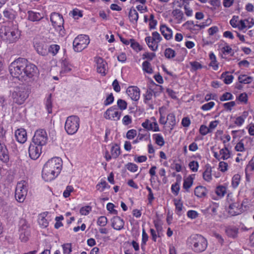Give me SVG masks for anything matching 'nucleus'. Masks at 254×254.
<instances>
[{
  "mask_svg": "<svg viewBox=\"0 0 254 254\" xmlns=\"http://www.w3.org/2000/svg\"><path fill=\"white\" fill-rule=\"evenodd\" d=\"M30 91L26 85H20L15 87L12 93V97L14 102L21 105L29 96Z\"/></svg>",
  "mask_w": 254,
  "mask_h": 254,
  "instance_id": "obj_5",
  "label": "nucleus"
},
{
  "mask_svg": "<svg viewBox=\"0 0 254 254\" xmlns=\"http://www.w3.org/2000/svg\"><path fill=\"white\" fill-rule=\"evenodd\" d=\"M241 205L239 203L235 202L230 204L228 212L232 216L237 215L241 212Z\"/></svg>",
  "mask_w": 254,
  "mask_h": 254,
  "instance_id": "obj_23",
  "label": "nucleus"
},
{
  "mask_svg": "<svg viewBox=\"0 0 254 254\" xmlns=\"http://www.w3.org/2000/svg\"><path fill=\"white\" fill-rule=\"evenodd\" d=\"M114 97L112 93L109 94L108 97L106 98V100L104 101V104L105 106H108L111 103H112L114 101Z\"/></svg>",
  "mask_w": 254,
  "mask_h": 254,
  "instance_id": "obj_57",
  "label": "nucleus"
},
{
  "mask_svg": "<svg viewBox=\"0 0 254 254\" xmlns=\"http://www.w3.org/2000/svg\"><path fill=\"white\" fill-rule=\"evenodd\" d=\"M3 14L5 17L8 19H13L14 18V14L12 10L10 9H5L3 11Z\"/></svg>",
  "mask_w": 254,
  "mask_h": 254,
  "instance_id": "obj_42",
  "label": "nucleus"
},
{
  "mask_svg": "<svg viewBox=\"0 0 254 254\" xmlns=\"http://www.w3.org/2000/svg\"><path fill=\"white\" fill-rule=\"evenodd\" d=\"M79 124L80 119L77 116L72 115L68 117L64 125L66 132L70 135L75 133L79 128Z\"/></svg>",
  "mask_w": 254,
  "mask_h": 254,
  "instance_id": "obj_7",
  "label": "nucleus"
},
{
  "mask_svg": "<svg viewBox=\"0 0 254 254\" xmlns=\"http://www.w3.org/2000/svg\"><path fill=\"white\" fill-rule=\"evenodd\" d=\"M187 216L191 219H195L198 216V213L194 210H189L187 212Z\"/></svg>",
  "mask_w": 254,
  "mask_h": 254,
  "instance_id": "obj_63",
  "label": "nucleus"
},
{
  "mask_svg": "<svg viewBox=\"0 0 254 254\" xmlns=\"http://www.w3.org/2000/svg\"><path fill=\"white\" fill-rule=\"evenodd\" d=\"M159 33L157 32H154L152 33V36H148L145 38V41L148 47L152 51H155L158 47Z\"/></svg>",
  "mask_w": 254,
  "mask_h": 254,
  "instance_id": "obj_14",
  "label": "nucleus"
},
{
  "mask_svg": "<svg viewBox=\"0 0 254 254\" xmlns=\"http://www.w3.org/2000/svg\"><path fill=\"white\" fill-rule=\"evenodd\" d=\"M254 170V162L252 161L249 162V164L247 165L245 169V173L246 175V178L248 180V173L251 172Z\"/></svg>",
  "mask_w": 254,
  "mask_h": 254,
  "instance_id": "obj_41",
  "label": "nucleus"
},
{
  "mask_svg": "<svg viewBox=\"0 0 254 254\" xmlns=\"http://www.w3.org/2000/svg\"><path fill=\"white\" fill-rule=\"evenodd\" d=\"M73 191V188L71 186H67L64 191L63 196L65 198L69 196L70 193Z\"/></svg>",
  "mask_w": 254,
  "mask_h": 254,
  "instance_id": "obj_53",
  "label": "nucleus"
},
{
  "mask_svg": "<svg viewBox=\"0 0 254 254\" xmlns=\"http://www.w3.org/2000/svg\"><path fill=\"white\" fill-rule=\"evenodd\" d=\"M64 254H69L72 251L71 244L66 243L63 245Z\"/></svg>",
  "mask_w": 254,
  "mask_h": 254,
  "instance_id": "obj_50",
  "label": "nucleus"
},
{
  "mask_svg": "<svg viewBox=\"0 0 254 254\" xmlns=\"http://www.w3.org/2000/svg\"><path fill=\"white\" fill-rule=\"evenodd\" d=\"M0 160L3 162L9 160V153L5 144L0 141Z\"/></svg>",
  "mask_w": 254,
  "mask_h": 254,
  "instance_id": "obj_21",
  "label": "nucleus"
},
{
  "mask_svg": "<svg viewBox=\"0 0 254 254\" xmlns=\"http://www.w3.org/2000/svg\"><path fill=\"white\" fill-rule=\"evenodd\" d=\"M193 178L192 176H190L184 180L183 188L187 190L190 189L192 185Z\"/></svg>",
  "mask_w": 254,
  "mask_h": 254,
  "instance_id": "obj_36",
  "label": "nucleus"
},
{
  "mask_svg": "<svg viewBox=\"0 0 254 254\" xmlns=\"http://www.w3.org/2000/svg\"><path fill=\"white\" fill-rule=\"evenodd\" d=\"M136 135V131L135 129L129 130L127 133V137L129 139L133 138Z\"/></svg>",
  "mask_w": 254,
  "mask_h": 254,
  "instance_id": "obj_61",
  "label": "nucleus"
},
{
  "mask_svg": "<svg viewBox=\"0 0 254 254\" xmlns=\"http://www.w3.org/2000/svg\"><path fill=\"white\" fill-rule=\"evenodd\" d=\"M38 222L40 225H41L43 228H46L48 226V220L44 217V215L41 214L39 217Z\"/></svg>",
  "mask_w": 254,
  "mask_h": 254,
  "instance_id": "obj_43",
  "label": "nucleus"
},
{
  "mask_svg": "<svg viewBox=\"0 0 254 254\" xmlns=\"http://www.w3.org/2000/svg\"><path fill=\"white\" fill-rule=\"evenodd\" d=\"M207 190L204 187L199 186L196 187L194 189V194L198 197H203L206 196Z\"/></svg>",
  "mask_w": 254,
  "mask_h": 254,
  "instance_id": "obj_26",
  "label": "nucleus"
},
{
  "mask_svg": "<svg viewBox=\"0 0 254 254\" xmlns=\"http://www.w3.org/2000/svg\"><path fill=\"white\" fill-rule=\"evenodd\" d=\"M50 20L55 30L61 36H64L65 32L64 27V20L62 15L58 13L53 12L51 14Z\"/></svg>",
  "mask_w": 254,
  "mask_h": 254,
  "instance_id": "obj_6",
  "label": "nucleus"
},
{
  "mask_svg": "<svg viewBox=\"0 0 254 254\" xmlns=\"http://www.w3.org/2000/svg\"><path fill=\"white\" fill-rule=\"evenodd\" d=\"M128 17L129 21L133 24H136L138 19V14L135 9L131 8L129 13Z\"/></svg>",
  "mask_w": 254,
  "mask_h": 254,
  "instance_id": "obj_28",
  "label": "nucleus"
},
{
  "mask_svg": "<svg viewBox=\"0 0 254 254\" xmlns=\"http://www.w3.org/2000/svg\"><path fill=\"white\" fill-rule=\"evenodd\" d=\"M10 74L13 77L27 84L31 83L35 76L37 67L35 65L29 63L25 58H19L9 65Z\"/></svg>",
  "mask_w": 254,
  "mask_h": 254,
  "instance_id": "obj_1",
  "label": "nucleus"
},
{
  "mask_svg": "<svg viewBox=\"0 0 254 254\" xmlns=\"http://www.w3.org/2000/svg\"><path fill=\"white\" fill-rule=\"evenodd\" d=\"M142 126L147 130L153 131L159 130L157 121L154 117L150 118V120H146L142 124Z\"/></svg>",
  "mask_w": 254,
  "mask_h": 254,
  "instance_id": "obj_17",
  "label": "nucleus"
},
{
  "mask_svg": "<svg viewBox=\"0 0 254 254\" xmlns=\"http://www.w3.org/2000/svg\"><path fill=\"white\" fill-rule=\"evenodd\" d=\"M15 137L18 142L24 143L27 138L26 130L23 128L17 129L15 132Z\"/></svg>",
  "mask_w": 254,
  "mask_h": 254,
  "instance_id": "obj_19",
  "label": "nucleus"
},
{
  "mask_svg": "<svg viewBox=\"0 0 254 254\" xmlns=\"http://www.w3.org/2000/svg\"><path fill=\"white\" fill-rule=\"evenodd\" d=\"M107 221L106 217L101 216L98 218L97 223L99 226L104 227L107 225Z\"/></svg>",
  "mask_w": 254,
  "mask_h": 254,
  "instance_id": "obj_47",
  "label": "nucleus"
},
{
  "mask_svg": "<svg viewBox=\"0 0 254 254\" xmlns=\"http://www.w3.org/2000/svg\"><path fill=\"white\" fill-rule=\"evenodd\" d=\"M189 167L192 172H196L198 170L199 164L197 161H192L189 163Z\"/></svg>",
  "mask_w": 254,
  "mask_h": 254,
  "instance_id": "obj_46",
  "label": "nucleus"
},
{
  "mask_svg": "<svg viewBox=\"0 0 254 254\" xmlns=\"http://www.w3.org/2000/svg\"><path fill=\"white\" fill-rule=\"evenodd\" d=\"M175 205L176 206V213L178 215H181V212L182 211L183 208V203L181 202L180 200H175Z\"/></svg>",
  "mask_w": 254,
  "mask_h": 254,
  "instance_id": "obj_40",
  "label": "nucleus"
},
{
  "mask_svg": "<svg viewBox=\"0 0 254 254\" xmlns=\"http://www.w3.org/2000/svg\"><path fill=\"white\" fill-rule=\"evenodd\" d=\"M228 164L224 161L220 162L219 168L221 172H224L227 170Z\"/></svg>",
  "mask_w": 254,
  "mask_h": 254,
  "instance_id": "obj_64",
  "label": "nucleus"
},
{
  "mask_svg": "<svg viewBox=\"0 0 254 254\" xmlns=\"http://www.w3.org/2000/svg\"><path fill=\"white\" fill-rule=\"evenodd\" d=\"M63 161L59 157H54L49 160L44 165L42 170V178L45 181L49 182L56 178L60 173Z\"/></svg>",
  "mask_w": 254,
  "mask_h": 254,
  "instance_id": "obj_2",
  "label": "nucleus"
},
{
  "mask_svg": "<svg viewBox=\"0 0 254 254\" xmlns=\"http://www.w3.org/2000/svg\"><path fill=\"white\" fill-rule=\"evenodd\" d=\"M215 192L218 196L222 197L226 192V189L222 186H218L216 189Z\"/></svg>",
  "mask_w": 254,
  "mask_h": 254,
  "instance_id": "obj_39",
  "label": "nucleus"
},
{
  "mask_svg": "<svg viewBox=\"0 0 254 254\" xmlns=\"http://www.w3.org/2000/svg\"><path fill=\"white\" fill-rule=\"evenodd\" d=\"M211 168L209 166H206L205 171L203 173V178L207 181L210 182L212 180Z\"/></svg>",
  "mask_w": 254,
  "mask_h": 254,
  "instance_id": "obj_30",
  "label": "nucleus"
},
{
  "mask_svg": "<svg viewBox=\"0 0 254 254\" xmlns=\"http://www.w3.org/2000/svg\"><path fill=\"white\" fill-rule=\"evenodd\" d=\"M117 105L119 108L122 111L126 109L127 108V103L121 99L117 101Z\"/></svg>",
  "mask_w": 254,
  "mask_h": 254,
  "instance_id": "obj_48",
  "label": "nucleus"
},
{
  "mask_svg": "<svg viewBox=\"0 0 254 254\" xmlns=\"http://www.w3.org/2000/svg\"><path fill=\"white\" fill-rule=\"evenodd\" d=\"M71 65L66 62L64 61L62 63V70L61 73H65L71 70Z\"/></svg>",
  "mask_w": 254,
  "mask_h": 254,
  "instance_id": "obj_37",
  "label": "nucleus"
},
{
  "mask_svg": "<svg viewBox=\"0 0 254 254\" xmlns=\"http://www.w3.org/2000/svg\"><path fill=\"white\" fill-rule=\"evenodd\" d=\"M160 31L166 40H169L172 37V30L165 25L160 26Z\"/></svg>",
  "mask_w": 254,
  "mask_h": 254,
  "instance_id": "obj_25",
  "label": "nucleus"
},
{
  "mask_svg": "<svg viewBox=\"0 0 254 254\" xmlns=\"http://www.w3.org/2000/svg\"><path fill=\"white\" fill-rule=\"evenodd\" d=\"M160 123L165 125V127L166 130H171L174 126L176 124V119L173 114H170L167 117L166 120L165 118L161 115L160 117Z\"/></svg>",
  "mask_w": 254,
  "mask_h": 254,
  "instance_id": "obj_12",
  "label": "nucleus"
},
{
  "mask_svg": "<svg viewBox=\"0 0 254 254\" xmlns=\"http://www.w3.org/2000/svg\"><path fill=\"white\" fill-rule=\"evenodd\" d=\"M28 19L32 22L39 21L43 18V15L39 12L33 11H28Z\"/></svg>",
  "mask_w": 254,
  "mask_h": 254,
  "instance_id": "obj_24",
  "label": "nucleus"
},
{
  "mask_svg": "<svg viewBox=\"0 0 254 254\" xmlns=\"http://www.w3.org/2000/svg\"><path fill=\"white\" fill-rule=\"evenodd\" d=\"M91 210V208L89 206H86L82 207L80 209V213L81 215H87L89 214L90 211Z\"/></svg>",
  "mask_w": 254,
  "mask_h": 254,
  "instance_id": "obj_56",
  "label": "nucleus"
},
{
  "mask_svg": "<svg viewBox=\"0 0 254 254\" xmlns=\"http://www.w3.org/2000/svg\"><path fill=\"white\" fill-rule=\"evenodd\" d=\"M0 36L6 43H15L20 38V31L17 25L5 26L0 29Z\"/></svg>",
  "mask_w": 254,
  "mask_h": 254,
  "instance_id": "obj_3",
  "label": "nucleus"
},
{
  "mask_svg": "<svg viewBox=\"0 0 254 254\" xmlns=\"http://www.w3.org/2000/svg\"><path fill=\"white\" fill-rule=\"evenodd\" d=\"M127 93L134 101H137L140 98V90L137 86H129L127 89Z\"/></svg>",
  "mask_w": 254,
  "mask_h": 254,
  "instance_id": "obj_18",
  "label": "nucleus"
},
{
  "mask_svg": "<svg viewBox=\"0 0 254 254\" xmlns=\"http://www.w3.org/2000/svg\"><path fill=\"white\" fill-rule=\"evenodd\" d=\"M239 229L236 227L229 226L226 228L225 232L227 235L233 238H235L237 237Z\"/></svg>",
  "mask_w": 254,
  "mask_h": 254,
  "instance_id": "obj_27",
  "label": "nucleus"
},
{
  "mask_svg": "<svg viewBox=\"0 0 254 254\" xmlns=\"http://www.w3.org/2000/svg\"><path fill=\"white\" fill-rule=\"evenodd\" d=\"M30 236V230L27 222L25 219L20 221L19 239L21 242H26Z\"/></svg>",
  "mask_w": 254,
  "mask_h": 254,
  "instance_id": "obj_11",
  "label": "nucleus"
},
{
  "mask_svg": "<svg viewBox=\"0 0 254 254\" xmlns=\"http://www.w3.org/2000/svg\"><path fill=\"white\" fill-rule=\"evenodd\" d=\"M121 112L118 111L116 106H113L107 110L104 114V117L108 120L118 121L120 119Z\"/></svg>",
  "mask_w": 254,
  "mask_h": 254,
  "instance_id": "obj_13",
  "label": "nucleus"
},
{
  "mask_svg": "<svg viewBox=\"0 0 254 254\" xmlns=\"http://www.w3.org/2000/svg\"><path fill=\"white\" fill-rule=\"evenodd\" d=\"M34 47L37 52L40 55L45 56L48 53L47 44L44 41L35 40Z\"/></svg>",
  "mask_w": 254,
  "mask_h": 254,
  "instance_id": "obj_16",
  "label": "nucleus"
},
{
  "mask_svg": "<svg viewBox=\"0 0 254 254\" xmlns=\"http://www.w3.org/2000/svg\"><path fill=\"white\" fill-rule=\"evenodd\" d=\"M221 159L226 160L230 158V153L228 148L225 147L220 150Z\"/></svg>",
  "mask_w": 254,
  "mask_h": 254,
  "instance_id": "obj_32",
  "label": "nucleus"
},
{
  "mask_svg": "<svg viewBox=\"0 0 254 254\" xmlns=\"http://www.w3.org/2000/svg\"><path fill=\"white\" fill-rule=\"evenodd\" d=\"M111 153L113 158H117L120 154V148L116 144L113 146L111 148Z\"/></svg>",
  "mask_w": 254,
  "mask_h": 254,
  "instance_id": "obj_35",
  "label": "nucleus"
},
{
  "mask_svg": "<svg viewBox=\"0 0 254 254\" xmlns=\"http://www.w3.org/2000/svg\"><path fill=\"white\" fill-rule=\"evenodd\" d=\"M126 167L127 170L129 171L132 172H135L137 171L138 166L133 163H128Z\"/></svg>",
  "mask_w": 254,
  "mask_h": 254,
  "instance_id": "obj_55",
  "label": "nucleus"
},
{
  "mask_svg": "<svg viewBox=\"0 0 254 254\" xmlns=\"http://www.w3.org/2000/svg\"><path fill=\"white\" fill-rule=\"evenodd\" d=\"M48 139V137L46 130L39 129L35 132L32 143L42 147L47 144Z\"/></svg>",
  "mask_w": 254,
  "mask_h": 254,
  "instance_id": "obj_10",
  "label": "nucleus"
},
{
  "mask_svg": "<svg viewBox=\"0 0 254 254\" xmlns=\"http://www.w3.org/2000/svg\"><path fill=\"white\" fill-rule=\"evenodd\" d=\"M214 105V102H210L209 103L203 105L201 106V109L203 111H208L210 110L212 108H213Z\"/></svg>",
  "mask_w": 254,
  "mask_h": 254,
  "instance_id": "obj_54",
  "label": "nucleus"
},
{
  "mask_svg": "<svg viewBox=\"0 0 254 254\" xmlns=\"http://www.w3.org/2000/svg\"><path fill=\"white\" fill-rule=\"evenodd\" d=\"M238 80L240 83L248 84L252 82V78L246 75H241L239 76Z\"/></svg>",
  "mask_w": 254,
  "mask_h": 254,
  "instance_id": "obj_38",
  "label": "nucleus"
},
{
  "mask_svg": "<svg viewBox=\"0 0 254 254\" xmlns=\"http://www.w3.org/2000/svg\"><path fill=\"white\" fill-rule=\"evenodd\" d=\"M233 95L230 92H225L220 97V100L221 101H225L227 100H232L233 99Z\"/></svg>",
  "mask_w": 254,
  "mask_h": 254,
  "instance_id": "obj_51",
  "label": "nucleus"
},
{
  "mask_svg": "<svg viewBox=\"0 0 254 254\" xmlns=\"http://www.w3.org/2000/svg\"><path fill=\"white\" fill-rule=\"evenodd\" d=\"M164 55L167 58L170 59L175 56V52L172 49L167 48L165 51Z\"/></svg>",
  "mask_w": 254,
  "mask_h": 254,
  "instance_id": "obj_49",
  "label": "nucleus"
},
{
  "mask_svg": "<svg viewBox=\"0 0 254 254\" xmlns=\"http://www.w3.org/2000/svg\"><path fill=\"white\" fill-rule=\"evenodd\" d=\"M232 51V48L229 46H226L222 48V52L224 54H231V55H233V53L231 54Z\"/></svg>",
  "mask_w": 254,
  "mask_h": 254,
  "instance_id": "obj_62",
  "label": "nucleus"
},
{
  "mask_svg": "<svg viewBox=\"0 0 254 254\" xmlns=\"http://www.w3.org/2000/svg\"><path fill=\"white\" fill-rule=\"evenodd\" d=\"M112 226L117 230H120L124 228L125 222L119 216H115L112 220Z\"/></svg>",
  "mask_w": 254,
  "mask_h": 254,
  "instance_id": "obj_22",
  "label": "nucleus"
},
{
  "mask_svg": "<svg viewBox=\"0 0 254 254\" xmlns=\"http://www.w3.org/2000/svg\"><path fill=\"white\" fill-rule=\"evenodd\" d=\"M218 206L217 204H213L208 207L204 211L205 212L208 213L212 216L217 215V209Z\"/></svg>",
  "mask_w": 254,
  "mask_h": 254,
  "instance_id": "obj_33",
  "label": "nucleus"
},
{
  "mask_svg": "<svg viewBox=\"0 0 254 254\" xmlns=\"http://www.w3.org/2000/svg\"><path fill=\"white\" fill-rule=\"evenodd\" d=\"M59 50L60 46L56 44L51 45L49 48L48 47V52L52 53L53 55H56Z\"/></svg>",
  "mask_w": 254,
  "mask_h": 254,
  "instance_id": "obj_45",
  "label": "nucleus"
},
{
  "mask_svg": "<svg viewBox=\"0 0 254 254\" xmlns=\"http://www.w3.org/2000/svg\"><path fill=\"white\" fill-rule=\"evenodd\" d=\"M187 244L192 251L199 253L206 250L207 247V241L202 235L193 234L188 238Z\"/></svg>",
  "mask_w": 254,
  "mask_h": 254,
  "instance_id": "obj_4",
  "label": "nucleus"
},
{
  "mask_svg": "<svg viewBox=\"0 0 254 254\" xmlns=\"http://www.w3.org/2000/svg\"><path fill=\"white\" fill-rule=\"evenodd\" d=\"M143 70L148 73H151L153 70L151 67L150 63L147 61H145L142 64Z\"/></svg>",
  "mask_w": 254,
  "mask_h": 254,
  "instance_id": "obj_44",
  "label": "nucleus"
},
{
  "mask_svg": "<svg viewBox=\"0 0 254 254\" xmlns=\"http://www.w3.org/2000/svg\"><path fill=\"white\" fill-rule=\"evenodd\" d=\"M42 152V147L33 143L29 145L28 153L29 157L33 160L38 159Z\"/></svg>",
  "mask_w": 254,
  "mask_h": 254,
  "instance_id": "obj_15",
  "label": "nucleus"
},
{
  "mask_svg": "<svg viewBox=\"0 0 254 254\" xmlns=\"http://www.w3.org/2000/svg\"><path fill=\"white\" fill-rule=\"evenodd\" d=\"M52 95L51 94L49 95L48 97L46 99L45 102V106L47 111L49 114H51L52 113Z\"/></svg>",
  "mask_w": 254,
  "mask_h": 254,
  "instance_id": "obj_34",
  "label": "nucleus"
},
{
  "mask_svg": "<svg viewBox=\"0 0 254 254\" xmlns=\"http://www.w3.org/2000/svg\"><path fill=\"white\" fill-rule=\"evenodd\" d=\"M199 132L202 135H205L211 132L208 127L205 125H201L199 128Z\"/></svg>",
  "mask_w": 254,
  "mask_h": 254,
  "instance_id": "obj_52",
  "label": "nucleus"
},
{
  "mask_svg": "<svg viewBox=\"0 0 254 254\" xmlns=\"http://www.w3.org/2000/svg\"><path fill=\"white\" fill-rule=\"evenodd\" d=\"M228 72H223L221 76V78L223 79L224 82L226 84L231 83L234 78V77L232 75H228Z\"/></svg>",
  "mask_w": 254,
  "mask_h": 254,
  "instance_id": "obj_31",
  "label": "nucleus"
},
{
  "mask_svg": "<svg viewBox=\"0 0 254 254\" xmlns=\"http://www.w3.org/2000/svg\"><path fill=\"white\" fill-rule=\"evenodd\" d=\"M96 64L97 72L103 75H105L107 66V63L102 58H98L97 59Z\"/></svg>",
  "mask_w": 254,
  "mask_h": 254,
  "instance_id": "obj_20",
  "label": "nucleus"
},
{
  "mask_svg": "<svg viewBox=\"0 0 254 254\" xmlns=\"http://www.w3.org/2000/svg\"><path fill=\"white\" fill-rule=\"evenodd\" d=\"M90 43L88 36L86 35H79L77 36L73 42V47L74 51L81 52L85 49Z\"/></svg>",
  "mask_w": 254,
  "mask_h": 254,
  "instance_id": "obj_8",
  "label": "nucleus"
},
{
  "mask_svg": "<svg viewBox=\"0 0 254 254\" xmlns=\"http://www.w3.org/2000/svg\"><path fill=\"white\" fill-rule=\"evenodd\" d=\"M171 190L172 192L174 194L176 195H178L180 190L179 184L178 182H176L175 184H173L171 187Z\"/></svg>",
  "mask_w": 254,
  "mask_h": 254,
  "instance_id": "obj_58",
  "label": "nucleus"
},
{
  "mask_svg": "<svg viewBox=\"0 0 254 254\" xmlns=\"http://www.w3.org/2000/svg\"><path fill=\"white\" fill-rule=\"evenodd\" d=\"M27 193V183L22 181L17 184L15 191V197L19 202H23Z\"/></svg>",
  "mask_w": 254,
  "mask_h": 254,
  "instance_id": "obj_9",
  "label": "nucleus"
},
{
  "mask_svg": "<svg viewBox=\"0 0 254 254\" xmlns=\"http://www.w3.org/2000/svg\"><path fill=\"white\" fill-rule=\"evenodd\" d=\"M172 14L178 23H181L182 21L185 20L183 11L179 9L174 10L172 11Z\"/></svg>",
  "mask_w": 254,
  "mask_h": 254,
  "instance_id": "obj_29",
  "label": "nucleus"
},
{
  "mask_svg": "<svg viewBox=\"0 0 254 254\" xmlns=\"http://www.w3.org/2000/svg\"><path fill=\"white\" fill-rule=\"evenodd\" d=\"M190 64L194 70H196L198 69H201L202 67L201 64L197 62H192L190 63Z\"/></svg>",
  "mask_w": 254,
  "mask_h": 254,
  "instance_id": "obj_60",
  "label": "nucleus"
},
{
  "mask_svg": "<svg viewBox=\"0 0 254 254\" xmlns=\"http://www.w3.org/2000/svg\"><path fill=\"white\" fill-rule=\"evenodd\" d=\"M131 47L136 51H140L141 48L139 44L135 42L133 39H130Z\"/></svg>",
  "mask_w": 254,
  "mask_h": 254,
  "instance_id": "obj_59",
  "label": "nucleus"
}]
</instances>
